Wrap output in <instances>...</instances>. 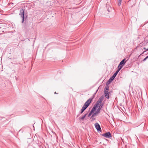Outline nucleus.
<instances>
[{
	"instance_id": "nucleus-20",
	"label": "nucleus",
	"mask_w": 148,
	"mask_h": 148,
	"mask_svg": "<svg viewBox=\"0 0 148 148\" xmlns=\"http://www.w3.org/2000/svg\"><path fill=\"white\" fill-rule=\"evenodd\" d=\"M144 49L145 50V51H146V50H147V49H146L145 47H144Z\"/></svg>"
},
{
	"instance_id": "nucleus-10",
	"label": "nucleus",
	"mask_w": 148,
	"mask_h": 148,
	"mask_svg": "<svg viewBox=\"0 0 148 148\" xmlns=\"http://www.w3.org/2000/svg\"><path fill=\"white\" fill-rule=\"evenodd\" d=\"M86 114H85L84 116H83L82 117H80L79 118V120H83L84 119L85 117L86 116Z\"/></svg>"
},
{
	"instance_id": "nucleus-18",
	"label": "nucleus",
	"mask_w": 148,
	"mask_h": 148,
	"mask_svg": "<svg viewBox=\"0 0 148 148\" xmlns=\"http://www.w3.org/2000/svg\"><path fill=\"white\" fill-rule=\"evenodd\" d=\"M102 106H103V105H100L99 107H100L101 108L102 107Z\"/></svg>"
},
{
	"instance_id": "nucleus-1",
	"label": "nucleus",
	"mask_w": 148,
	"mask_h": 148,
	"mask_svg": "<svg viewBox=\"0 0 148 148\" xmlns=\"http://www.w3.org/2000/svg\"><path fill=\"white\" fill-rule=\"evenodd\" d=\"M92 99L91 98L89 99L87 101L84 103L82 108V109L85 110L86 109L88 106L89 104L91 103Z\"/></svg>"
},
{
	"instance_id": "nucleus-9",
	"label": "nucleus",
	"mask_w": 148,
	"mask_h": 148,
	"mask_svg": "<svg viewBox=\"0 0 148 148\" xmlns=\"http://www.w3.org/2000/svg\"><path fill=\"white\" fill-rule=\"evenodd\" d=\"M96 106L97 105H94L90 111V112H92V113H93L94 111L96 110V108H97Z\"/></svg>"
},
{
	"instance_id": "nucleus-19",
	"label": "nucleus",
	"mask_w": 148,
	"mask_h": 148,
	"mask_svg": "<svg viewBox=\"0 0 148 148\" xmlns=\"http://www.w3.org/2000/svg\"><path fill=\"white\" fill-rule=\"evenodd\" d=\"M95 119V118H93L92 119V121H94Z\"/></svg>"
},
{
	"instance_id": "nucleus-5",
	"label": "nucleus",
	"mask_w": 148,
	"mask_h": 148,
	"mask_svg": "<svg viewBox=\"0 0 148 148\" xmlns=\"http://www.w3.org/2000/svg\"><path fill=\"white\" fill-rule=\"evenodd\" d=\"M119 71L117 70V71L115 72V73L113 74L112 76L108 80V82L109 83H110L111 82H112V80L114 79L115 77H116V75L119 72Z\"/></svg>"
},
{
	"instance_id": "nucleus-12",
	"label": "nucleus",
	"mask_w": 148,
	"mask_h": 148,
	"mask_svg": "<svg viewBox=\"0 0 148 148\" xmlns=\"http://www.w3.org/2000/svg\"><path fill=\"white\" fill-rule=\"evenodd\" d=\"M101 103L99 101H98L97 102H96V104L95 105H97L96 106L97 107L99 105V104H101Z\"/></svg>"
},
{
	"instance_id": "nucleus-17",
	"label": "nucleus",
	"mask_w": 148,
	"mask_h": 148,
	"mask_svg": "<svg viewBox=\"0 0 148 148\" xmlns=\"http://www.w3.org/2000/svg\"><path fill=\"white\" fill-rule=\"evenodd\" d=\"M101 108L100 107H99V108H98L97 109V110H98L100 112V110H101Z\"/></svg>"
},
{
	"instance_id": "nucleus-14",
	"label": "nucleus",
	"mask_w": 148,
	"mask_h": 148,
	"mask_svg": "<svg viewBox=\"0 0 148 148\" xmlns=\"http://www.w3.org/2000/svg\"><path fill=\"white\" fill-rule=\"evenodd\" d=\"M84 110H84L82 108V109L81 110V112H80V113L82 114Z\"/></svg>"
},
{
	"instance_id": "nucleus-13",
	"label": "nucleus",
	"mask_w": 148,
	"mask_h": 148,
	"mask_svg": "<svg viewBox=\"0 0 148 148\" xmlns=\"http://www.w3.org/2000/svg\"><path fill=\"white\" fill-rule=\"evenodd\" d=\"M122 0H118V3L119 6H120L121 5V3Z\"/></svg>"
},
{
	"instance_id": "nucleus-7",
	"label": "nucleus",
	"mask_w": 148,
	"mask_h": 148,
	"mask_svg": "<svg viewBox=\"0 0 148 148\" xmlns=\"http://www.w3.org/2000/svg\"><path fill=\"white\" fill-rule=\"evenodd\" d=\"M95 125L96 128V129L97 131H101V128L100 127V125H99L98 123H96L95 124Z\"/></svg>"
},
{
	"instance_id": "nucleus-21",
	"label": "nucleus",
	"mask_w": 148,
	"mask_h": 148,
	"mask_svg": "<svg viewBox=\"0 0 148 148\" xmlns=\"http://www.w3.org/2000/svg\"><path fill=\"white\" fill-rule=\"evenodd\" d=\"M97 91H98V90H96V92L95 93V95L96 94V93H97Z\"/></svg>"
},
{
	"instance_id": "nucleus-22",
	"label": "nucleus",
	"mask_w": 148,
	"mask_h": 148,
	"mask_svg": "<svg viewBox=\"0 0 148 148\" xmlns=\"http://www.w3.org/2000/svg\"><path fill=\"white\" fill-rule=\"evenodd\" d=\"M146 51H148V48L146 50Z\"/></svg>"
},
{
	"instance_id": "nucleus-8",
	"label": "nucleus",
	"mask_w": 148,
	"mask_h": 148,
	"mask_svg": "<svg viewBox=\"0 0 148 148\" xmlns=\"http://www.w3.org/2000/svg\"><path fill=\"white\" fill-rule=\"evenodd\" d=\"M100 112L97 110L95 112L92 114L91 117H92L96 116L97 114H98Z\"/></svg>"
},
{
	"instance_id": "nucleus-23",
	"label": "nucleus",
	"mask_w": 148,
	"mask_h": 148,
	"mask_svg": "<svg viewBox=\"0 0 148 148\" xmlns=\"http://www.w3.org/2000/svg\"><path fill=\"white\" fill-rule=\"evenodd\" d=\"M55 94H56V92H55Z\"/></svg>"
},
{
	"instance_id": "nucleus-11",
	"label": "nucleus",
	"mask_w": 148,
	"mask_h": 148,
	"mask_svg": "<svg viewBox=\"0 0 148 148\" xmlns=\"http://www.w3.org/2000/svg\"><path fill=\"white\" fill-rule=\"evenodd\" d=\"M103 99V97H101L98 100V101H99L101 103Z\"/></svg>"
},
{
	"instance_id": "nucleus-6",
	"label": "nucleus",
	"mask_w": 148,
	"mask_h": 148,
	"mask_svg": "<svg viewBox=\"0 0 148 148\" xmlns=\"http://www.w3.org/2000/svg\"><path fill=\"white\" fill-rule=\"evenodd\" d=\"M102 135L106 138H110L112 137L111 134L110 132H108L102 134Z\"/></svg>"
},
{
	"instance_id": "nucleus-4",
	"label": "nucleus",
	"mask_w": 148,
	"mask_h": 148,
	"mask_svg": "<svg viewBox=\"0 0 148 148\" xmlns=\"http://www.w3.org/2000/svg\"><path fill=\"white\" fill-rule=\"evenodd\" d=\"M19 15L22 18V23H23L24 21L25 18L26 19V18L27 17V16H26V17H25L24 11L23 9H21L20 10Z\"/></svg>"
},
{
	"instance_id": "nucleus-24",
	"label": "nucleus",
	"mask_w": 148,
	"mask_h": 148,
	"mask_svg": "<svg viewBox=\"0 0 148 148\" xmlns=\"http://www.w3.org/2000/svg\"><path fill=\"white\" fill-rule=\"evenodd\" d=\"M108 11L109 12V11L108 10Z\"/></svg>"
},
{
	"instance_id": "nucleus-15",
	"label": "nucleus",
	"mask_w": 148,
	"mask_h": 148,
	"mask_svg": "<svg viewBox=\"0 0 148 148\" xmlns=\"http://www.w3.org/2000/svg\"><path fill=\"white\" fill-rule=\"evenodd\" d=\"M93 113L91 112H90L89 113V114H88V117H89L90 116L91 114H92Z\"/></svg>"
},
{
	"instance_id": "nucleus-3",
	"label": "nucleus",
	"mask_w": 148,
	"mask_h": 148,
	"mask_svg": "<svg viewBox=\"0 0 148 148\" xmlns=\"http://www.w3.org/2000/svg\"><path fill=\"white\" fill-rule=\"evenodd\" d=\"M110 92L109 91V87L107 86L104 89V94L106 97L107 98H109V94Z\"/></svg>"
},
{
	"instance_id": "nucleus-16",
	"label": "nucleus",
	"mask_w": 148,
	"mask_h": 148,
	"mask_svg": "<svg viewBox=\"0 0 148 148\" xmlns=\"http://www.w3.org/2000/svg\"><path fill=\"white\" fill-rule=\"evenodd\" d=\"M148 58V56H147V57H146L145 58L144 60H143V61H145V60L147 58Z\"/></svg>"
},
{
	"instance_id": "nucleus-2",
	"label": "nucleus",
	"mask_w": 148,
	"mask_h": 148,
	"mask_svg": "<svg viewBox=\"0 0 148 148\" xmlns=\"http://www.w3.org/2000/svg\"><path fill=\"white\" fill-rule=\"evenodd\" d=\"M125 59H124L121 62L118 67V69L117 70H118V71H119L123 67V66L125 65L126 62V61H125Z\"/></svg>"
}]
</instances>
